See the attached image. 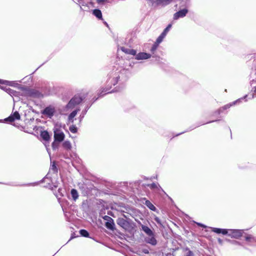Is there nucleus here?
Masks as SVG:
<instances>
[{
  "instance_id": "473e14b6",
  "label": "nucleus",
  "mask_w": 256,
  "mask_h": 256,
  "mask_svg": "<svg viewBox=\"0 0 256 256\" xmlns=\"http://www.w3.org/2000/svg\"><path fill=\"white\" fill-rule=\"evenodd\" d=\"M184 252H186L184 256H194V253L188 248L186 247L183 248Z\"/></svg>"
},
{
  "instance_id": "7c9ffc66",
  "label": "nucleus",
  "mask_w": 256,
  "mask_h": 256,
  "mask_svg": "<svg viewBox=\"0 0 256 256\" xmlns=\"http://www.w3.org/2000/svg\"><path fill=\"white\" fill-rule=\"evenodd\" d=\"M62 146L66 150H70L72 148V144L69 140H65L62 143Z\"/></svg>"
},
{
  "instance_id": "bb28decb",
  "label": "nucleus",
  "mask_w": 256,
  "mask_h": 256,
  "mask_svg": "<svg viewBox=\"0 0 256 256\" xmlns=\"http://www.w3.org/2000/svg\"><path fill=\"white\" fill-rule=\"evenodd\" d=\"M7 90L6 93L8 94L11 96H21L22 92H17L10 88H9L8 90Z\"/></svg>"
},
{
  "instance_id": "e2e57ef3",
  "label": "nucleus",
  "mask_w": 256,
  "mask_h": 256,
  "mask_svg": "<svg viewBox=\"0 0 256 256\" xmlns=\"http://www.w3.org/2000/svg\"><path fill=\"white\" fill-rule=\"evenodd\" d=\"M74 2L75 3L78 4L77 3V2H78L77 0H76V1L74 0Z\"/></svg>"
},
{
  "instance_id": "864d4df0",
  "label": "nucleus",
  "mask_w": 256,
  "mask_h": 256,
  "mask_svg": "<svg viewBox=\"0 0 256 256\" xmlns=\"http://www.w3.org/2000/svg\"><path fill=\"white\" fill-rule=\"evenodd\" d=\"M163 39L166 37V35L162 32L160 35Z\"/></svg>"
},
{
  "instance_id": "c756f323",
  "label": "nucleus",
  "mask_w": 256,
  "mask_h": 256,
  "mask_svg": "<svg viewBox=\"0 0 256 256\" xmlns=\"http://www.w3.org/2000/svg\"><path fill=\"white\" fill-rule=\"evenodd\" d=\"M173 0H158V2H159V6L161 5L162 6H165L170 3H171Z\"/></svg>"
},
{
  "instance_id": "5fc2aeb1",
  "label": "nucleus",
  "mask_w": 256,
  "mask_h": 256,
  "mask_svg": "<svg viewBox=\"0 0 256 256\" xmlns=\"http://www.w3.org/2000/svg\"><path fill=\"white\" fill-rule=\"evenodd\" d=\"M155 220L156 222L157 223L160 224V220L158 218H156Z\"/></svg>"
},
{
  "instance_id": "cd10ccee",
  "label": "nucleus",
  "mask_w": 256,
  "mask_h": 256,
  "mask_svg": "<svg viewBox=\"0 0 256 256\" xmlns=\"http://www.w3.org/2000/svg\"><path fill=\"white\" fill-rule=\"evenodd\" d=\"M148 186L149 187L151 190H154V189H160L162 192H164V190L162 189V188L160 187V186L158 184H156L154 182H152L150 184H148Z\"/></svg>"
},
{
  "instance_id": "f03ea898",
  "label": "nucleus",
  "mask_w": 256,
  "mask_h": 256,
  "mask_svg": "<svg viewBox=\"0 0 256 256\" xmlns=\"http://www.w3.org/2000/svg\"><path fill=\"white\" fill-rule=\"evenodd\" d=\"M85 98V96L80 94H75L66 106L65 108L66 110H72L75 106L80 104Z\"/></svg>"
},
{
  "instance_id": "8fccbe9b",
  "label": "nucleus",
  "mask_w": 256,
  "mask_h": 256,
  "mask_svg": "<svg viewBox=\"0 0 256 256\" xmlns=\"http://www.w3.org/2000/svg\"><path fill=\"white\" fill-rule=\"evenodd\" d=\"M43 114H48V107H46L44 110V112H43Z\"/></svg>"
},
{
  "instance_id": "412c9836",
  "label": "nucleus",
  "mask_w": 256,
  "mask_h": 256,
  "mask_svg": "<svg viewBox=\"0 0 256 256\" xmlns=\"http://www.w3.org/2000/svg\"><path fill=\"white\" fill-rule=\"evenodd\" d=\"M92 14L98 20H102V15L101 10L100 9L96 8L92 10Z\"/></svg>"
},
{
  "instance_id": "338daca9",
  "label": "nucleus",
  "mask_w": 256,
  "mask_h": 256,
  "mask_svg": "<svg viewBox=\"0 0 256 256\" xmlns=\"http://www.w3.org/2000/svg\"><path fill=\"white\" fill-rule=\"evenodd\" d=\"M2 122V120H0V122Z\"/></svg>"
},
{
  "instance_id": "09e8293b",
  "label": "nucleus",
  "mask_w": 256,
  "mask_h": 256,
  "mask_svg": "<svg viewBox=\"0 0 256 256\" xmlns=\"http://www.w3.org/2000/svg\"><path fill=\"white\" fill-rule=\"evenodd\" d=\"M142 252L144 254H149V250L148 248H142Z\"/></svg>"
},
{
  "instance_id": "ddd939ff",
  "label": "nucleus",
  "mask_w": 256,
  "mask_h": 256,
  "mask_svg": "<svg viewBox=\"0 0 256 256\" xmlns=\"http://www.w3.org/2000/svg\"><path fill=\"white\" fill-rule=\"evenodd\" d=\"M20 115L18 112H15L13 114H10L8 118L4 120L6 122H12L16 120H20Z\"/></svg>"
},
{
  "instance_id": "7ed1b4c3",
  "label": "nucleus",
  "mask_w": 256,
  "mask_h": 256,
  "mask_svg": "<svg viewBox=\"0 0 256 256\" xmlns=\"http://www.w3.org/2000/svg\"><path fill=\"white\" fill-rule=\"evenodd\" d=\"M60 125L57 123L54 128V140L58 142H62L65 138L64 133L60 130Z\"/></svg>"
},
{
  "instance_id": "69168bd1",
  "label": "nucleus",
  "mask_w": 256,
  "mask_h": 256,
  "mask_svg": "<svg viewBox=\"0 0 256 256\" xmlns=\"http://www.w3.org/2000/svg\"><path fill=\"white\" fill-rule=\"evenodd\" d=\"M52 93H53V92H52ZM54 94H56V92H54Z\"/></svg>"
},
{
  "instance_id": "6ab92c4d",
  "label": "nucleus",
  "mask_w": 256,
  "mask_h": 256,
  "mask_svg": "<svg viewBox=\"0 0 256 256\" xmlns=\"http://www.w3.org/2000/svg\"><path fill=\"white\" fill-rule=\"evenodd\" d=\"M57 110L54 106L49 105V118H51L54 115H58Z\"/></svg>"
},
{
  "instance_id": "c85d7f7f",
  "label": "nucleus",
  "mask_w": 256,
  "mask_h": 256,
  "mask_svg": "<svg viewBox=\"0 0 256 256\" xmlns=\"http://www.w3.org/2000/svg\"><path fill=\"white\" fill-rule=\"evenodd\" d=\"M245 240L248 242H256V236H254L250 234H246L245 236Z\"/></svg>"
},
{
  "instance_id": "39448f33",
  "label": "nucleus",
  "mask_w": 256,
  "mask_h": 256,
  "mask_svg": "<svg viewBox=\"0 0 256 256\" xmlns=\"http://www.w3.org/2000/svg\"><path fill=\"white\" fill-rule=\"evenodd\" d=\"M228 234H226L232 238H240L244 234V230L238 229H228Z\"/></svg>"
},
{
  "instance_id": "e433bc0d",
  "label": "nucleus",
  "mask_w": 256,
  "mask_h": 256,
  "mask_svg": "<svg viewBox=\"0 0 256 256\" xmlns=\"http://www.w3.org/2000/svg\"><path fill=\"white\" fill-rule=\"evenodd\" d=\"M172 26V24H168L167 26L164 29L162 32L166 35L168 32L170 31V29L171 28Z\"/></svg>"
},
{
  "instance_id": "0eeeda50",
  "label": "nucleus",
  "mask_w": 256,
  "mask_h": 256,
  "mask_svg": "<svg viewBox=\"0 0 256 256\" xmlns=\"http://www.w3.org/2000/svg\"><path fill=\"white\" fill-rule=\"evenodd\" d=\"M102 218L106 220L105 226L108 230H114L115 229V224L114 220L108 216H102Z\"/></svg>"
},
{
  "instance_id": "79ce46f5",
  "label": "nucleus",
  "mask_w": 256,
  "mask_h": 256,
  "mask_svg": "<svg viewBox=\"0 0 256 256\" xmlns=\"http://www.w3.org/2000/svg\"><path fill=\"white\" fill-rule=\"evenodd\" d=\"M254 92L251 94L252 97L250 98H253L254 97H256V86H254Z\"/></svg>"
},
{
  "instance_id": "4468645a",
  "label": "nucleus",
  "mask_w": 256,
  "mask_h": 256,
  "mask_svg": "<svg viewBox=\"0 0 256 256\" xmlns=\"http://www.w3.org/2000/svg\"><path fill=\"white\" fill-rule=\"evenodd\" d=\"M253 65L254 68V70H252L250 74V82L251 83V84H252L253 82H256V59L254 60Z\"/></svg>"
},
{
  "instance_id": "6e6552de",
  "label": "nucleus",
  "mask_w": 256,
  "mask_h": 256,
  "mask_svg": "<svg viewBox=\"0 0 256 256\" xmlns=\"http://www.w3.org/2000/svg\"><path fill=\"white\" fill-rule=\"evenodd\" d=\"M116 224L125 230H128L131 228L130 222L123 218H118L116 220Z\"/></svg>"
},
{
  "instance_id": "f704fd0d",
  "label": "nucleus",
  "mask_w": 256,
  "mask_h": 256,
  "mask_svg": "<svg viewBox=\"0 0 256 256\" xmlns=\"http://www.w3.org/2000/svg\"><path fill=\"white\" fill-rule=\"evenodd\" d=\"M69 130L71 132L76 134L78 132V128L75 125L72 124L69 127Z\"/></svg>"
},
{
  "instance_id": "423d86ee",
  "label": "nucleus",
  "mask_w": 256,
  "mask_h": 256,
  "mask_svg": "<svg viewBox=\"0 0 256 256\" xmlns=\"http://www.w3.org/2000/svg\"><path fill=\"white\" fill-rule=\"evenodd\" d=\"M0 84H2V85L9 86L17 88L18 89L20 90L22 92H23L25 87L20 84L16 81H9L2 79H0Z\"/></svg>"
},
{
  "instance_id": "f257e3e1",
  "label": "nucleus",
  "mask_w": 256,
  "mask_h": 256,
  "mask_svg": "<svg viewBox=\"0 0 256 256\" xmlns=\"http://www.w3.org/2000/svg\"><path fill=\"white\" fill-rule=\"evenodd\" d=\"M124 70H119L118 72H112L108 76V78L106 83L105 88H102L98 93V98H94L92 99V103L95 102L98 98L103 96L107 94H110L114 92H116L120 90L119 86L116 87L114 89L110 90L112 86H114L116 84H118L120 82V84L124 81L125 78L124 76Z\"/></svg>"
},
{
  "instance_id": "b1692460",
  "label": "nucleus",
  "mask_w": 256,
  "mask_h": 256,
  "mask_svg": "<svg viewBox=\"0 0 256 256\" xmlns=\"http://www.w3.org/2000/svg\"><path fill=\"white\" fill-rule=\"evenodd\" d=\"M70 194L74 201H76L78 198L79 195L76 189L72 188L70 190Z\"/></svg>"
},
{
  "instance_id": "dca6fc26",
  "label": "nucleus",
  "mask_w": 256,
  "mask_h": 256,
  "mask_svg": "<svg viewBox=\"0 0 256 256\" xmlns=\"http://www.w3.org/2000/svg\"><path fill=\"white\" fill-rule=\"evenodd\" d=\"M211 228L212 232H214L217 234L226 235V234H228V229L216 228Z\"/></svg>"
},
{
  "instance_id": "680f3d73",
  "label": "nucleus",
  "mask_w": 256,
  "mask_h": 256,
  "mask_svg": "<svg viewBox=\"0 0 256 256\" xmlns=\"http://www.w3.org/2000/svg\"><path fill=\"white\" fill-rule=\"evenodd\" d=\"M74 2L75 3L78 4L77 3V2H78L77 0H76V1L74 0Z\"/></svg>"
},
{
  "instance_id": "13d9d810",
  "label": "nucleus",
  "mask_w": 256,
  "mask_h": 256,
  "mask_svg": "<svg viewBox=\"0 0 256 256\" xmlns=\"http://www.w3.org/2000/svg\"><path fill=\"white\" fill-rule=\"evenodd\" d=\"M108 214H110V215L112 214V212H108Z\"/></svg>"
},
{
  "instance_id": "9d476101",
  "label": "nucleus",
  "mask_w": 256,
  "mask_h": 256,
  "mask_svg": "<svg viewBox=\"0 0 256 256\" xmlns=\"http://www.w3.org/2000/svg\"><path fill=\"white\" fill-rule=\"evenodd\" d=\"M188 10L186 8H184L179 10L174 14V20H177L180 18H184L188 13Z\"/></svg>"
},
{
  "instance_id": "2f4dec72",
  "label": "nucleus",
  "mask_w": 256,
  "mask_h": 256,
  "mask_svg": "<svg viewBox=\"0 0 256 256\" xmlns=\"http://www.w3.org/2000/svg\"><path fill=\"white\" fill-rule=\"evenodd\" d=\"M149 6L156 7L159 6L158 0H146Z\"/></svg>"
},
{
  "instance_id": "72a5a7b5",
  "label": "nucleus",
  "mask_w": 256,
  "mask_h": 256,
  "mask_svg": "<svg viewBox=\"0 0 256 256\" xmlns=\"http://www.w3.org/2000/svg\"><path fill=\"white\" fill-rule=\"evenodd\" d=\"M80 234L81 235V236L85 238H89L90 237V234L88 232V230H84V229H82L79 231Z\"/></svg>"
},
{
  "instance_id": "1a4fd4ad",
  "label": "nucleus",
  "mask_w": 256,
  "mask_h": 256,
  "mask_svg": "<svg viewBox=\"0 0 256 256\" xmlns=\"http://www.w3.org/2000/svg\"><path fill=\"white\" fill-rule=\"evenodd\" d=\"M247 96H248L246 95L244 97H243L242 98H239V99H238V100H235V101H234V102H232L231 103H230L228 104H227L225 105L224 106H222V108H220L217 111H216V113L220 114L221 112H222L223 110L229 108L232 106H234L238 102H241L242 100L246 98Z\"/></svg>"
},
{
  "instance_id": "603ef678",
  "label": "nucleus",
  "mask_w": 256,
  "mask_h": 256,
  "mask_svg": "<svg viewBox=\"0 0 256 256\" xmlns=\"http://www.w3.org/2000/svg\"><path fill=\"white\" fill-rule=\"evenodd\" d=\"M76 236H74V234H72V235H71V236H70V239L69 240V241L73 238H76Z\"/></svg>"
},
{
  "instance_id": "6e6d98bb",
  "label": "nucleus",
  "mask_w": 256,
  "mask_h": 256,
  "mask_svg": "<svg viewBox=\"0 0 256 256\" xmlns=\"http://www.w3.org/2000/svg\"><path fill=\"white\" fill-rule=\"evenodd\" d=\"M104 24H105L106 26H108V23H107L106 22H104Z\"/></svg>"
},
{
  "instance_id": "f8f14e48",
  "label": "nucleus",
  "mask_w": 256,
  "mask_h": 256,
  "mask_svg": "<svg viewBox=\"0 0 256 256\" xmlns=\"http://www.w3.org/2000/svg\"><path fill=\"white\" fill-rule=\"evenodd\" d=\"M135 58L137 60H147L152 56V54L144 52H140L135 55Z\"/></svg>"
},
{
  "instance_id": "a211bd4d",
  "label": "nucleus",
  "mask_w": 256,
  "mask_h": 256,
  "mask_svg": "<svg viewBox=\"0 0 256 256\" xmlns=\"http://www.w3.org/2000/svg\"><path fill=\"white\" fill-rule=\"evenodd\" d=\"M141 229L148 236H154V234L152 230L148 226L142 224Z\"/></svg>"
},
{
  "instance_id": "de8ad7c7",
  "label": "nucleus",
  "mask_w": 256,
  "mask_h": 256,
  "mask_svg": "<svg viewBox=\"0 0 256 256\" xmlns=\"http://www.w3.org/2000/svg\"><path fill=\"white\" fill-rule=\"evenodd\" d=\"M198 226H200V227H202L203 228H206V225H204V224H202V223H200V222H194Z\"/></svg>"
},
{
  "instance_id": "393cba45",
  "label": "nucleus",
  "mask_w": 256,
  "mask_h": 256,
  "mask_svg": "<svg viewBox=\"0 0 256 256\" xmlns=\"http://www.w3.org/2000/svg\"><path fill=\"white\" fill-rule=\"evenodd\" d=\"M144 200L145 202L144 204L149 209L154 212L156 210V208L150 200H147L146 198H144Z\"/></svg>"
},
{
  "instance_id": "c03bdc74",
  "label": "nucleus",
  "mask_w": 256,
  "mask_h": 256,
  "mask_svg": "<svg viewBox=\"0 0 256 256\" xmlns=\"http://www.w3.org/2000/svg\"><path fill=\"white\" fill-rule=\"evenodd\" d=\"M64 214H65V215L66 216V219L68 220H71L72 219V215H70V217H68V214L67 213L68 212V211H64Z\"/></svg>"
},
{
  "instance_id": "c9c22d12",
  "label": "nucleus",
  "mask_w": 256,
  "mask_h": 256,
  "mask_svg": "<svg viewBox=\"0 0 256 256\" xmlns=\"http://www.w3.org/2000/svg\"><path fill=\"white\" fill-rule=\"evenodd\" d=\"M158 46V44L156 42L152 44V46L151 47L150 50V52L152 53V54H154V52L157 49Z\"/></svg>"
},
{
  "instance_id": "4d7b16f0",
  "label": "nucleus",
  "mask_w": 256,
  "mask_h": 256,
  "mask_svg": "<svg viewBox=\"0 0 256 256\" xmlns=\"http://www.w3.org/2000/svg\"><path fill=\"white\" fill-rule=\"evenodd\" d=\"M184 132H182L179 133V134H176V136H179V135H180V134H183V133H184Z\"/></svg>"
},
{
  "instance_id": "052dcab7",
  "label": "nucleus",
  "mask_w": 256,
  "mask_h": 256,
  "mask_svg": "<svg viewBox=\"0 0 256 256\" xmlns=\"http://www.w3.org/2000/svg\"><path fill=\"white\" fill-rule=\"evenodd\" d=\"M50 86H49V90H48V92H49V94H50Z\"/></svg>"
},
{
  "instance_id": "3c124183",
  "label": "nucleus",
  "mask_w": 256,
  "mask_h": 256,
  "mask_svg": "<svg viewBox=\"0 0 256 256\" xmlns=\"http://www.w3.org/2000/svg\"><path fill=\"white\" fill-rule=\"evenodd\" d=\"M218 242L219 244H220L221 245L222 244L223 241L222 239L219 238H218Z\"/></svg>"
},
{
  "instance_id": "5701e85b",
  "label": "nucleus",
  "mask_w": 256,
  "mask_h": 256,
  "mask_svg": "<svg viewBox=\"0 0 256 256\" xmlns=\"http://www.w3.org/2000/svg\"><path fill=\"white\" fill-rule=\"evenodd\" d=\"M91 106H92V104H88L85 107L84 109L82 111V113H81V114H80V116H79V120H80V122H82V119L84 118V116L86 114L88 110L90 108Z\"/></svg>"
},
{
  "instance_id": "a878e982",
  "label": "nucleus",
  "mask_w": 256,
  "mask_h": 256,
  "mask_svg": "<svg viewBox=\"0 0 256 256\" xmlns=\"http://www.w3.org/2000/svg\"><path fill=\"white\" fill-rule=\"evenodd\" d=\"M150 238H148L146 239V241L148 244H150L152 246H156L157 244V240L154 237V236H150Z\"/></svg>"
},
{
  "instance_id": "49530a36",
  "label": "nucleus",
  "mask_w": 256,
  "mask_h": 256,
  "mask_svg": "<svg viewBox=\"0 0 256 256\" xmlns=\"http://www.w3.org/2000/svg\"><path fill=\"white\" fill-rule=\"evenodd\" d=\"M220 120H210V121L208 122H206V123L200 124L198 126H199L203 125V124H206L212 123V122H218Z\"/></svg>"
},
{
  "instance_id": "a18cd8bd",
  "label": "nucleus",
  "mask_w": 256,
  "mask_h": 256,
  "mask_svg": "<svg viewBox=\"0 0 256 256\" xmlns=\"http://www.w3.org/2000/svg\"><path fill=\"white\" fill-rule=\"evenodd\" d=\"M1 84H0V88L2 90H3L6 92H7V90H8L9 88H7L6 86H1Z\"/></svg>"
},
{
  "instance_id": "4be33fe9",
  "label": "nucleus",
  "mask_w": 256,
  "mask_h": 256,
  "mask_svg": "<svg viewBox=\"0 0 256 256\" xmlns=\"http://www.w3.org/2000/svg\"><path fill=\"white\" fill-rule=\"evenodd\" d=\"M50 169V170L53 172L54 174H56L58 173V164L55 161L52 162V160H50V166L49 170Z\"/></svg>"
},
{
  "instance_id": "37998d69",
  "label": "nucleus",
  "mask_w": 256,
  "mask_h": 256,
  "mask_svg": "<svg viewBox=\"0 0 256 256\" xmlns=\"http://www.w3.org/2000/svg\"><path fill=\"white\" fill-rule=\"evenodd\" d=\"M96 0V2L98 4H102L104 2H110L109 0Z\"/></svg>"
},
{
  "instance_id": "9b49d317",
  "label": "nucleus",
  "mask_w": 256,
  "mask_h": 256,
  "mask_svg": "<svg viewBox=\"0 0 256 256\" xmlns=\"http://www.w3.org/2000/svg\"><path fill=\"white\" fill-rule=\"evenodd\" d=\"M40 138L42 140V142L44 144L46 150L48 152V132L47 130H42V128H40Z\"/></svg>"
},
{
  "instance_id": "0e129e2a",
  "label": "nucleus",
  "mask_w": 256,
  "mask_h": 256,
  "mask_svg": "<svg viewBox=\"0 0 256 256\" xmlns=\"http://www.w3.org/2000/svg\"><path fill=\"white\" fill-rule=\"evenodd\" d=\"M54 186L55 188H57V186Z\"/></svg>"
},
{
  "instance_id": "58836bf2",
  "label": "nucleus",
  "mask_w": 256,
  "mask_h": 256,
  "mask_svg": "<svg viewBox=\"0 0 256 256\" xmlns=\"http://www.w3.org/2000/svg\"><path fill=\"white\" fill-rule=\"evenodd\" d=\"M48 175V174H46V176H44V178L41 181H40L39 182L31 183V184H28V186H35L38 185V184H39L43 182L47 178V176Z\"/></svg>"
},
{
  "instance_id": "4c0bfd02",
  "label": "nucleus",
  "mask_w": 256,
  "mask_h": 256,
  "mask_svg": "<svg viewBox=\"0 0 256 256\" xmlns=\"http://www.w3.org/2000/svg\"><path fill=\"white\" fill-rule=\"evenodd\" d=\"M60 142H58L54 140V142L52 144V148L54 150H56V149L58 148L59 146V144Z\"/></svg>"
},
{
  "instance_id": "20e7f679",
  "label": "nucleus",
  "mask_w": 256,
  "mask_h": 256,
  "mask_svg": "<svg viewBox=\"0 0 256 256\" xmlns=\"http://www.w3.org/2000/svg\"><path fill=\"white\" fill-rule=\"evenodd\" d=\"M41 94L38 91L30 90L24 87V89L21 93V96L26 97L39 98Z\"/></svg>"
},
{
  "instance_id": "f3484780",
  "label": "nucleus",
  "mask_w": 256,
  "mask_h": 256,
  "mask_svg": "<svg viewBox=\"0 0 256 256\" xmlns=\"http://www.w3.org/2000/svg\"><path fill=\"white\" fill-rule=\"evenodd\" d=\"M120 49L122 51L126 54H129L130 55L135 56V55H136V50H134V49L125 48L124 46L120 47Z\"/></svg>"
},
{
  "instance_id": "a19ab883",
  "label": "nucleus",
  "mask_w": 256,
  "mask_h": 256,
  "mask_svg": "<svg viewBox=\"0 0 256 256\" xmlns=\"http://www.w3.org/2000/svg\"><path fill=\"white\" fill-rule=\"evenodd\" d=\"M163 40L164 39L160 36H158V38H157V39L156 40V41L155 42L159 44L160 43H161L162 42Z\"/></svg>"
},
{
  "instance_id": "ea45409f",
  "label": "nucleus",
  "mask_w": 256,
  "mask_h": 256,
  "mask_svg": "<svg viewBox=\"0 0 256 256\" xmlns=\"http://www.w3.org/2000/svg\"><path fill=\"white\" fill-rule=\"evenodd\" d=\"M226 240L234 245H241V243L235 240Z\"/></svg>"
},
{
  "instance_id": "2eb2a0df",
  "label": "nucleus",
  "mask_w": 256,
  "mask_h": 256,
  "mask_svg": "<svg viewBox=\"0 0 256 256\" xmlns=\"http://www.w3.org/2000/svg\"><path fill=\"white\" fill-rule=\"evenodd\" d=\"M80 110V108H78L70 114L68 116V120L69 122L73 124L74 122V118L77 114L78 112Z\"/></svg>"
},
{
  "instance_id": "aec40b11",
  "label": "nucleus",
  "mask_w": 256,
  "mask_h": 256,
  "mask_svg": "<svg viewBox=\"0 0 256 256\" xmlns=\"http://www.w3.org/2000/svg\"><path fill=\"white\" fill-rule=\"evenodd\" d=\"M50 188L52 190V191L54 195L56 196V198H58V200H60V198L62 196L64 195L62 194V190L60 188H58L57 191H54V188L52 187L51 188H49V189Z\"/></svg>"
},
{
  "instance_id": "bf43d9fd",
  "label": "nucleus",
  "mask_w": 256,
  "mask_h": 256,
  "mask_svg": "<svg viewBox=\"0 0 256 256\" xmlns=\"http://www.w3.org/2000/svg\"><path fill=\"white\" fill-rule=\"evenodd\" d=\"M123 216H124V218H127V217L126 216V215L123 214Z\"/></svg>"
}]
</instances>
